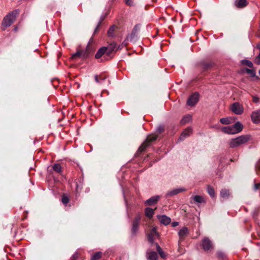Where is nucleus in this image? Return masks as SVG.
<instances>
[{"label": "nucleus", "instance_id": "1", "mask_svg": "<svg viewBox=\"0 0 260 260\" xmlns=\"http://www.w3.org/2000/svg\"><path fill=\"white\" fill-rule=\"evenodd\" d=\"M19 13V10H16L9 13L5 17H4L3 20V26L5 28L11 26V25L15 20L16 16L18 15Z\"/></svg>", "mask_w": 260, "mask_h": 260}, {"label": "nucleus", "instance_id": "2", "mask_svg": "<svg viewBox=\"0 0 260 260\" xmlns=\"http://www.w3.org/2000/svg\"><path fill=\"white\" fill-rule=\"evenodd\" d=\"M249 140L246 136H241L235 139H232L230 142V146L231 148H235L242 144L246 143Z\"/></svg>", "mask_w": 260, "mask_h": 260}, {"label": "nucleus", "instance_id": "3", "mask_svg": "<svg viewBox=\"0 0 260 260\" xmlns=\"http://www.w3.org/2000/svg\"><path fill=\"white\" fill-rule=\"evenodd\" d=\"M157 135L155 134H152L148 136L145 141L139 147V150L141 152L144 151L145 148L151 144V143L157 139Z\"/></svg>", "mask_w": 260, "mask_h": 260}, {"label": "nucleus", "instance_id": "4", "mask_svg": "<svg viewBox=\"0 0 260 260\" xmlns=\"http://www.w3.org/2000/svg\"><path fill=\"white\" fill-rule=\"evenodd\" d=\"M231 109L234 113L238 115L242 114L244 111L243 106L238 103H234L233 104Z\"/></svg>", "mask_w": 260, "mask_h": 260}, {"label": "nucleus", "instance_id": "5", "mask_svg": "<svg viewBox=\"0 0 260 260\" xmlns=\"http://www.w3.org/2000/svg\"><path fill=\"white\" fill-rule=\"evenodd\" d=\"M141 218V216L140 214L137 215L135 217L132 225V232L133 234H136L138 230L139 225L140 223V221Z\"/></svg>", "mask_w": 260, "mask_h": 260}, {"label": "nucleus", "instance_id": "6", "mask_svg": "<svg viewBox=\"0 0 260 260\" xmlns=\"http://www.w3.org/2000/svg\"><path fill=\"white\" fill-rule=\"evenodd\" d=\"M202 246L203 249L206 251H210L213 248L212 242L208 238L203 239Z\"/></svg>", "mask_w": 260, "mask_h": 260}, {"label": "nucleus", "instance_id": "7", "mask_svg": "<svg viewBox=\"0 0 260 260\" xmlns=\"http://www.w3.org/2000/svg\"><path fill=\"white\" fill-rule=\"evenodd\" d=\"M199 95L198 93H194L190 96L187 100V105L190 106H194L199 101Z\"/></svg>", "mask_w": 260, "mask_h": 260}, {"label": "nucleus", "instance_id": "8", "mask_svg": "<svg viewBox=\"0 0 260 260\" xmlns=\"http://www.w3.org/2000/svg\"><path fill=\"white\" fill-rule=\"evenodd\" d=\"M186 189L185 188L183 187H180V188H177L173 189L172 190H170L168 191L166 194V196L167 197H172L174 196L175 195H176L180 192H183L185 191Z\"/></svg>", "mask_w": 260, "mask_h": 260}, {"label": "nucleus", "instance_id": "9", "mask_svg": "<svg viewBox=\"0 0 260 260\" xmlns=\"http://www.w3.org/2000/svg\"><path fill=\"white\" fill-rule=\"evenodd\" d=\"M188 230L187 228L184 226L178 232V235L179 237V243H180L181 241L188 235Z\"/></svg>", "mask_w": 260, "mask_h": 260}, {"label": "nucleus", "instance_id": "10", "mask_svg": "<svg viewBox=\"0 0 260 260\" xmlns=\"http://www.w3.org/2000/svg\"><path fill=\"white\" fill-rule=\"evenodd\" d=\"M252 121L255 124L260 122V109L254 111L251 115Z\"/></svg>", "mask_w": 260, "mask_h": 260}, {"label": "nucleus", "instance_id": "11", "mask_svg": "<svg viewBox=\"0 0 260 260\" xmlns=\"http://www.w3.org/2000/svg\"><path fill=\"white\" fill-rule=\"evenodd\" d=\"M146 258L147 260H157L158 255L156 252L148 249L146 251Z\"/></svg>", "mask_w": 260, "mask_h": 260}, {"label": "nucleus", "instance_id": "12", "mask_svg": "<svg viewBox=\"0 0 260 260\" xmlns=\"http://www.w3.org/2000/svg\"><path fill=\"white\" fill-rule=\"evenodd\" d=\"M139 29V26L138 25H136L133 28L132 33L128 35L126 40L132 41L136 37L137 34Z\"/></svg>", "mask_w": 260, "mask_h": 260}, {"label": "nucleus", "instance_id": "13", "mask_svg": "<svg viewBox=\"0 0 260 260\" xmlns=\"http://www.w3.org/2000/svg\"><path fill=\"white\" fill-rule=\"evenodd\" d=\"M158 235L156 231V229L155 228H153L150 233L148 235V241L151 243H153L155 237H158Z\"/></svg>", "mask_w": 260, "mask_h": 260}, {"label": "nucleus", "instance_id": "14", "mask_svg": "<svg viewBox=\"0 0 260 260\" xmlns=\"http://www.w3.org/2000/svg\"><path fill=\"white\" fill-rule=\"evenodd\" d=\"M191 133L192 129L190 127H187L181 133L179 140L180 141L184 140L187 137L189 136Z\"/></svg>", "mask_w": 260, "mask_h": 260}, {"label": "nucleus", "instance_id": "15", "mask_svg": "<svg viewBox=\"0 0 260 260\" xmlns=\"http://www.w3.org/2000/svg\"><path fill=\"white\" fill-rule=\"evenodd\" d=\"M157 218L160 222L165 225H168L171 222V218L166 215H158Z\"/></svg>", "mask_w": 260, "mask_h": 260}, {"label": "nucleus", "instance_id": "16", "mask_svg": "<svg viewBox=\"0 0 260 260\" xmlns=\"http://www.w3.org/2000/svg\"><path fill=\"white\" fill-rule=\"evenodd\" d=\"M159 198L160 197L159 196L152 197L149 199L148 200H146L145 202V204L149 206L152 205L156 203L158 201Z\"/></svg>", "mask_w": 260, "mask_h": 260}, {"label": "nucleus", "instance_id": "17", "mask_svg": "<svg viewBox=\"0 0 260 260\" xmlns=\"http://www.w3.org/2000/svg\"><path fill=\"white\" fill-rule=\"evenodd\" d=\"M234 4L237 8H242L248 5V2L246 0H236Z\"/></svg>", "mask_w": 260, "mask_h": 260}, {"label": "nucleus", "instance_id": "18", "mask_svg": "<svg viewBox=\"0 0 260 260\" xmlns=\"http://www.w3.org/2000/svg\"><path fill=\"white\" fill-rule=\"evenodd\" d=\"M221 131L228 134H236L233 126H224L221 128Z\"/></svg>", "mask_w": 260, "mask_h": 260}, {"label": "nucleus", "instance_id": "19", "mask_svg": "<svg viewBox=\"0 0 260 260\" xmlns=\"http://www.w3.org/2000/svg\"><path fill=\"white\" fill-rule=\"evenodd\" d=\"M81 53V58L84 59L88 57L90 53L91 52L90 48L88 45H87L86 49L84 50H80Z\"/></svg>", "mask_w": 260, "mask_h": 260}, {"label": "nucleus", "instance_id": "20", "mask_svg": "<svg viewBox=\"0 0 260 260\" xmlns=\"http://www.w3.org/2000/svg\"><path fill=\"white\" fill-rule=\"evenodd\" d=\"M107 50V48L106 47L101 48L95 54V57L96 59L101 58L106 53Z\"/></svg>", "mask_w": 260, "mask_h": 260}, {"label": "nucleus", "instance_id": "21", "mask_svg": "<svg viewBox=\"0 0 260 260\" xmlns=\"http://www.w3.org/2000/svg\"><path fill=\"white\" fill-rule=\"evenodd\" d=\"M232 126L235 130V134H237L242 131L243 127V125L240 122H237Z\"/></svg>", "mask_w": 260, "mask_h": 260}, {"label": "nucleus", "instance_id": "22", "mask_svg": "<svg viewBox=\"0 0 260 260\" xmlns=\"http://www.w3.org/2000/svg\"><path fill=\"white\" fill-rule=\"evenodd\" d=\"M145 215L148 217L149 218H151L154 214V210L150 208H146L145 209Z\"/></svg>", "mask_w": 260, "mask_h": 260}, {"label": "nucleus", "instance_id": "23", "mask_svg": "<svg viewBox=\"0 0 260 260\" xmlns=\"http://www.w3.org/2000/svg\"><path fill=\"white\" fill-rule=\"evenodd\" d=\"M155 245L156 246L157 252L159 253L160 256L162 258H165L166 257L165 252L162 250L161 248L159 246L158 243H155Z\"/></svg>", "mask_w": 260, "mask_h": 260}, {"label": "nucleus", "instance_id": "24", "mask_svg": "<svg viewBox=\"0 0 260 260\" xmlns=\"http://www.w3.org/2000/svg\"><path fill=\"white\" fill-rule=\"evenodd\" d=\"M191 120V116L190 115H186L184 116L181 119L180 123L182 125H184L188 123Z\"/></svg>", "mask_w": 260, "mask_h": 260}, {"label": "nucleus", "instance_id": "25", "mask_svg": "<svg viewBox=\"0 0 260 260\" xmlns=\"http://www.w3.org/2000/svg\"><path fill=\"white\" fill-rule=\"evenodd\" d=\"M220 122L223 124H229L232 123L233 119L231 117L222 118L220 119Z\"/></svg>", "mask_w": 260, "mask_h": 260}, {"label": "nucleus", "instance_id": "26", "mask_svg": "<svg viewBox=\"0 0 260 260\" xmlns=\"http://www.w3.org/2000/svg\"><path fill=\"white\" fill-rule=\"evenodd\" d=\"M191 198L193 200V201L198 203H202L204 202V198L200 196L196 195L194 196H192Z\"/></svg>", "mask_w": 260, "mask_h": 260}, {"label": "nucleus", "instance_id": "27", "mask_svg": "<svg viewBox=\"0 0 260 260\" xmlns=\"http://www.w3.org/2000/svg\"><path fill=\"white\" fill-rule=\"evenodd\" d=\"M106 77L105 76H103L102 75H95L94 76V79L95 81L98 83H102L106 79Z\"/></svg>", "mask_w": 260, "mask_h": 260}, {"label": "nucleus", "instance_id": "28", "mask_svg": "<svg viewBox=\"0 0 260 260\" xmlns=\"http://www.w3.org/2000/svg\"><path fill=\"white\" fill-rule=\"evenodd\" d=\"M116 46H117V45H116V43H115V42H112L111 43L107 48V50H109V53L113 51H114L116 48Z\"/></svg>", "mask_w": 260, "mask_h": 260}, {"label": "nucleus", "instance_id": "29", "mask_svg": "<svg viewBox=\"0 0 260 260\" xmlns=\"http://www.w3.org/2000/svg\"><path fill=\"white\" fill-rule=\"evenodd\" d=\"M229 196V191L227 189H222L220 191V196L223 198H228Z\"/></svg>", "mask_w": 260, "mask_h": 260}, {"label": "nucleus", "instance_id": "30", "mask_svg": "<svg viewBox=\"0 0 260 260\" xmlns=\"http://www.w3.org/2000/svg\"><path fill=\"white\" fill-rule=\"evenodd\" d=\"M207 191L208 192V193L209 194V195L213 198L215 197V191H214V189L213 187L209 186H208L207 187Z\"/></svg>", "mask_w": 260, "mask_h": 260}, {"label": "nucleus", "instance_id": "31", "mask_svg": "<svg viewBox=\"0 0 260 260\" xmlns=\"http://www.w3.org/2000/svg\"><path fill=\"white\" fill-rule=\"evenodd\" d=\"M102 256V253L101 252H98L93 254L91 257V260H96L100 258Z\"/></svg>", "mask_w": 260, "mask_h": 260}, {"label": "nucleus", "instance_id": "32", "mask_svg": "<svg viewBox=\"0 0 260 260\" xmlns=\"http://www.w3.org/2000/svg\"><path fill=\"white\" fill-rule=\"evenodd\" d=\"M53 169L54 171H55L57 173H60L61 171V167L59 164H55L53 167Z\"/></svg>", "mask_w": 260, "mask_h": 260}, {"label": "nucleus", "instance_id": "33", "mask_svg": "<svg viewBox=\"0 0 260 260\" xmlns=\"http://www.w3.org/2000/svg\"><path fill=\"white\" fill-rule=\"evenodd\" d=\"M115 30V26L113 25L111 26L108 31V35L109 37H113L114 35V31Z\"/></svg>", "mask_w": 260, "mask_h": 260}, {"label": "nucleus", "instance_id": "34", "mask_svg": "<svg viewBox=\"0 0 260 260\" xmlns=\"http://www.w3.org/2000/svg\"><path fill=\"white\" fill-rule=\"evenodd\" d=\"M242 63L248 66L249 68H252L253 67V64L252 62L248 60H243L242 61Z\"/></svg>", "mask_w": 260, "mask_h": 260}, {"label": "nucleus", "instance_id": "35", "mask_svg": "<svg viewBox=\"0 0 260 260\" xmlns=\"http://www.w3.org/2000/svg\"><path fill=\"white\" fill-rule=\"evenodd\" d=\"M61 201L63 204L66 205L69 203V199L67 196L63 195L62 197Z\"/></svg>", "mask_w": 260, "mask_h": 260}, {"label": "nucleus", "instance_id": "36", "mask_svg": "<svg viewBox=\"0 0 260 260\" xmlns=\"http://www.w3.org/2000/svg\"><path fill=\"white\" fill-rule=\"evenodd\" d=\"M81 53H82L80 52V50H79L72 55V58L73 59H75L77 57L81 58Z\"/></svg>", "mask_w": 260, "mask_h": 260}, {"label": "nucleus", "instance_id": "37", "mask_svg": "<svg viewBox=\"0 0 260 260\" xmlns=\"http://www.w3.org/2000/svg\"><path fill=\"white\" fill-rule=\"evenodd\" d=\"M246 72H247L248 74H249L251 75V76H255V72H254V70H251V69H247L246 70Z\"/></svg>", "mask_w": 260, "mask_h": 260}, {"label": "nucleus", "instance_id": "38", "mask_svg": "<svg viewBox=\"0 0 260 260\" xmlns=\"http://www.w3.org/2000/svg\"><path fill=\"white\" fill-rule=\"evenodd\" d=\"M253 102L255 103H258L259 102V99L257 96H253Z\"/></svg>", "mask_w": 260, "mask_h": 260}, {"label": "nucleus", "instance_id": "39", "mask_svg": "<svg viewBox=\"0 0 260 260\" xmlns=\"http://www.w3.org/2000/svg\"><path fill=\"white\" fill-rule=\"evenodd\" d=\"M217 255L219 257L223 258L224 256V254L222 252H218Z\"/></svg>", "mask_w": 260, "mask_h": 260}, {"label": "nucleus", "instance_id": "40", "mask_svg": "<svg viewBox=\"0 0 260 260\" xmlns=\"http://www.w3.org/2000/svg\"><path fill=\"white\" fill-rule=\"evenodd\" d=\"M78 257V254L77 252L75 253L73 255V256H72L73 260H76L77 259Z\"/></svg>", "mask_w": 260, "mask_h": 260}, {"label": "nucleus", "instance_id": "41", "mask_svg": "<svg viewBox=\"0 0 260 260\" xmlns=\"http://www.w3.org/2000/svg\"><path fill=\"white\" fill-rule=\"evenodd\" d=\"M260 188V183H255L254 184V189L255 190L258 189Z\"/></svg>", "mask_w": 260, "mask_h": 260}, {"label": "nucleus", "instance_id": "42", "mask_svg": "<svg viewBox=\"0 0 260 260\" xmlns=\"http://www.w3.org/2000/svg\"><path fill=\"white\" fill-rule=\"evenodd\" d=\"M179 225V222L177 221L173 222L172 223V226L173 227H176Z\"/></svg>", "mask_w": 260, "mask_h": 260}, {"label": "nucleus", "instance_id": "43", "mask_svg": "<svg viewBox=\"0 0 260 260\" xmlns=\"http://www.w3.org/2000/svg\"><path fill=\"white\" fill-rule=\"evenodd\" d=\"M126 4L128 5H132V2L131 0H124Z\"/></svg>", "mask_w": 260, "mask_h": 260}, {"label": "nucleus", "instance_id": "44", "mask_svg": "<svg viewBox=\"0 0 260 260\" xmlns=\"http://www.w3.org/2000/svg\"><path fill=\"white\" fill-rule=\"evenodd\" d=\"M256 167L260 170V161L257 162V163L256 164Z\"/></svg>", "mask_w": 260, "mask_h": 260}, {"label": "nucleus", "instance_id": "45", "mask_svg": "<svg viewBox=\"0 0 260 260\" xmlns=\"http://www.w3.org/2000/svg\"><path fill=\"white\" fill-rule=\"evenodd\" d=\"M92 42H93V39H92V38H90V39L89 40V43H88V45L89 46V44L90 43H92Z\"/></svg>", "mask_w": 260, "mask_h": 260}, {"label": "nucleus", "instance_id": "46", "mask_svg": "<svg viewBox=\"0 0 260 260\" xmlns=\"http://www.w3.org/2000/svg\"><path fill=\"white\" fill-rule=\"evenodd\" d=\"M210 66V64H206L205 67V69H207L208 67H209Z\"/></svg>", "mask_w": 260, "mask_h": 260}, {"label": "nucleus", "instance_id": "47", "mask_svg": "<svg viewBox=\"0 0 260 260\" xmlns=\"http://www.w3.org/2000/svg\"><path fill=\"white\" fill-rule=\"evenodd\" d=\"M162 128H161V127H159V128H158V130H157V131H159V133H161V132L162 131Z\"/></svg>", "mask_w": 260, "mask_h": 260}, {"label": "nucleus", "instance_id": "48", "mask_svg": "<svg viewBox=\"0 0 260 260\" xmlns=\"http://www.w3.org/2000/svg\"><path fill=\"white\" fill-rule=\"evenodd\" d=\"M98 29V26L96 27V28H95V30H94V32H95Z\"/></svg>", "mask_w": 260, "mask_h": 260}, {"label": "nucleus", "instance_id": "49", "mask_svg": "<svg viewBox=\"0 0 260 260\" xmlns=\"http://www.w3.org/2000/svg\"><path fill=\"white\" fill-rule=\"evenodd\" d=\"M258 73H259V74L260 75V70H259Z\"/></svg>", "mask_w": 260, "mask_h": 260}]
</instances>
